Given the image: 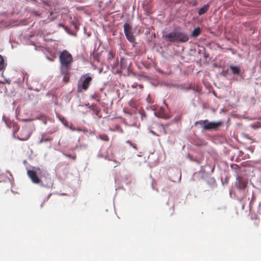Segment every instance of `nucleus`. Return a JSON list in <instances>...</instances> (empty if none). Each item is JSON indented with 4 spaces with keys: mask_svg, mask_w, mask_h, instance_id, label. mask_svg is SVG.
<instances>
[{
    "mask_svg": "<svg viewBox=\"0 0 261 261\" xmlns=\"http://www.w3.org/2000/svg\"><path fill=\"white\" fill-rule=\"evenodd\" d=\"M60 70L62 75H64L63 81H68V75L71 69V63L73 62L72 55L67 50H63L60 54Z\"/></svg>",
    "mask_w": 261,
    "mask_h": 261,
    "instance_id": "obj_1",
    "label": "nucleus"
},
{
    "mask_svg": "<svg viewBox=\"0 0 261 261\" xmlns=\"http://www.w3.org/2000/svg\"><path fill=\"white\" fill-rule=\"evenodd\" d=\"M247 181L243 177L237 176L234 182L237 191L235 193L236 199L242 203V209L243 210L245 206L244 200H246V188L247 186Z\"/></svg>",
    "mask_w": 261,
    "mask_h": 261,
    "instance_id": "obj_2",
    "label": "nucleus"
},
{
    "mask_svg": "<svg viewBox=\"0 0 261 261\" xmlns=\"http://www.w3.org/2000/svg\"><path fill=\"white\" fill-rule=\"evenodd\" d=\"M163 38L167 41L183 43L187 42L190 39L188 33L181 30H174L172 32L164 34Z\"/></svg>",
    "mask_w": 261,
    "mask_h": 261,
    "instance_id": "obj_3",
    "label": "nucleus"
},
{
    "mask_svg": "<svg viewBox=\"0 0 261 261\" xmlns=\"http://www.w3.org/2000/svg\"><path fill=\"white\" fill-rule=\"evenodd\" d=\"M27 174L33 183L38 184L40 186L50 188L53 187V182L49 175L44 176L42 179H40L36 171L34 170H28Z\"/></svg>",
    "mask_w": 261,
    "mask_h": 261,
    "instance_id": "obj_4",
    "label": "nucleus"
},
{
    "mask_svg": "<svg viewBox=\"0 0 261 261\" xmlns=\"http://www.w3.org/2000/svg\"><path fill=\"white\" fill-rule=\"evenodd\" d=\"M3 120L5 122L8 127L10 128H12V136L14 138L20 141H25L30 138L31 136L30 133H27L25 136H18L15 135V134L18 131L19 129V127L16 122L10 120L7 121L5 119L4 116L3 117Z\"/></svg>",
    "mask_w": 261,
    "mask_h": 261,
    "instance_id": "obj_5",
    "label": "nucleus"
},
{
    "mask_svg": "<svg viewBox=\"0 0 261 261\" xmlns=\"http://www.w3.org/2000/svg\"><path fill=\"white\" fill-rule=\"evenodd\" d=\"M92 80V76H91L90 73H87L82 75L78 81V91L79 92H82L83 90H87Z\"/></svg>",
    "mask_w": 261,
    "mask_h": 261,
    "instance_id": "obj_6",
    "label": "nucleus"
},
{
    "mask_svg": "<svg viewBox=\"0 0 261 261\" xmlns=\"http://www.w3.org/2000/svg\"><path fill=\"white\" fill-rule=\"evenodd\" d=\"M214 166L209 164L201 166L199 171L201 178L202 179H205L206 177H207L208 175L214 172Z\"/></svg>",
    "mask_w": 261,
    "mask_h": 261,
    "instance_id": "obj_7",
    "label": "nucleus"
},
{
    "mask_svg": "<svg viewBox=\"0 0 261 261\" xmlns=\"http://www.w3.org/2000/svg\"><path fill=\"white\" fill-rule=\"evenodd\" d=\"M222 122L221 121H210L208 123L203 124L202 128L204 130H212L217 129L222 124Z\"/></svg>",
    "mask_w": 261,
    "mask_h": 261,
    "instance_id": "obj_8",
    "label": "nucleus"
},
{
    "mask_svg": "<svg viewBox=\"0 0 261 261\" xmlns=\"http://www.w3.org/2000/svg\"><path fill=\"white\" fill-rule=\"evenodd\" d=\"M229 68L230 69L232 74L233 75L239 77L241 79H243V70L241 67L239 65H230Z\"/></svg>",
    "mask_w": 261,
    "mask_h": 261,
    "instance_id": "obj_9",
    "label": "nucleus"
},
{
    "mask_svg": "<svg viewBox=\"0 0 261 261\" xmlns=\"http://www.w3.org/2000/svg\"><path fill=\"white\" fill-rule=\"evenodd\" d=\"M210 7V5L209 3H207L205 5H204L202 7H201L198 10V14L199 16H201L202 15L205 14L209 10Z\"/></svg>",
    "mask_w": 261,
    "mask_h": 261,
    "instance_id": "obj_10",
    "label": "nucleus"
},
{
    "mask_svg": "<svg viewBox=\"0 0 261 261\" xmlns=\"http://www.w3.org/2000/svg\"><path fill=\"white\" fill-rule=\"evenodd\" d=\"M207 177L205 178L206 184L212 189L214 188L217 186L216 181L214 177Z\"/></svg>",
    "mask_w": 261,
    "mask_h": 261,
    "instance_id": "obj_11",
    "label": "nucleus"
},
{
    "mask_svg": "<svg viewBox=\"0 0 261 261\" xmlns=\"http://www.w3.org/2000/svg\"><path fill=\"white\" fill-rule=\"evenodd\" d=\"M201 33V29L199 27L195 28L192 32L190 38H195L198 37Z\"/></svg>",
    "mask_w": 261,
    "mask_h": 261,
    "instance_id": "obj_12",
    "label": "nucleus"
},
{
    "mask_svg": "<svg viewBox=\"0 0 261 261\" xmlns=\"http://www.w3.org/2000/svg\"><path fill=\"white\" fill-rule=\"evenodd\" d=\"M174 87L177 89H180L181 90H189L192 89L191 85H189L188 86H186L185 84H180V85H176Z\"/></svg>",
    "mask_w": 261,
    "mask_h": 261,
    "instance_id": "obj_13",
    "label": "nucleus"
},
{
    "mask_svg": "<svg viewBox=\"0 0 261 261\" xmlns=\"http://www.w3.org/2000/svg\"><path fill=\"white\" fill-rule=\"evenodd\" d=\"M35 119V120L38 119V120L42 121V122L44 124L46 125L47 124V121L48 119V117L45 115L41 114L39 115L38 116H37Z\"/></svg>",
    "mask_w": 261,
    "mask_h": 261,
    "instance_id": "obj_14",
    "label": "nucleus"
},
{
    "mask_svg": "<svg viewBox=\"0 0 261 261\" xmlns=\"http://www.w3.org/2000/svg\"><path fill=\"white\" fill-rule=\"evenodd\" d=\"M126 38L128 41H129L131 43H134L135 41V39L132 32L130 33H124Z\"/></svg>",
    "mask_w": 261,
    "mask_h": 261,
    "instance_id": "obj_15",
    "label": "nucleus"
},
{
    "mask_svg": "<svg viewBox=\"0 0 261 261\" xmlns=\"http://www.w3.org/2000/svg\"><path fill=\"white\" fill-rule=\"evenodd\" d=\"M124 33L132 32V27L128 22H125L123 25Z\"/></svg>",
    "mask_w": 261,
    "mask_h": 261,
    "instance_id": "obj_16",
    "label": "nucleus"
},
{
    "mask_svg": "<svg viewBox=\"0 0 261 261\" xmlns=\"http://www.w3.org/2000/svg\"><path fill=\"white\" fill-rule=\"evenodd\" d=\"M7 63H5L3 56L0 55V70H4L5 69Z\"/></svg>",
    "mask_w": 261,
    "mask_h": 261,
    "instance_id": "obj_17",
    "label": "nucleus"
},
{
    "mask_svg": "<svg viewBox=\"0 0 261 261\" xmlns=\"http://www.w3.org/2000/svg\"><path fill=\"white\" fill-rule=\"evenodd\" d=\"M58 25L63 28L65 30V31L67 33H68V34H71V35H73V36H76V34L75 33H71L70 32L69 29L67 27L65 26L64 24H63L62 23H60L58 24Z\"/></svg>",
    "mask_w": 261,
    "mask_h": 261,
    "instance_id": "obj_18",
    "label": "nucleus"
},
{
    "mask_svg": "<svg viewBox=\"0 0 261 261\" xmlns=\"http://www.w3.org/2000/svg\"><path fill=\"white\" fill-rule=\"evenodd\" d=\"M29 75L27 73H23V76H22V82H24L25 80L26 81V83L28 82V79ZM18 83L19 84L21 82V81L19 80L18 82Z\"/></svg>",
    "mask_w": 261,
    "mask_h": 261,
    "instance_id": "obj_19",
    "label": "nucleus"
},
{
    "mask_svg": "<svg viewBox=\"0 0 261 261\" xmlns=\"http://www.w3.org/2000/svg\"><path fill=\"white\" fill-rule=\"evenodd\" d=\"M88 145L85 143L79 144V150H85L87 148Z\"/></svg>",
    "mask_w": 261,
    "mask_h": 261,
    "instance_id": "obj_20",
    "label": "nucleus"
},
{
    "mask_svg": "<svg viewBox=\"0 0 261 261\" xmlns=\"http://www.w3.org/2000/svg\"><path fill=\"white\" fill-rule=\"evenodd\" d=\"M63 155L64 156H65L67 157V158H71L73 160H75V159L76 158V155H71L70 154H68V153H64V152L63 153Z\"/></svg>",
    "mask_w": 261,
    "mask_h": 261,
    "instance_id": "obj_21",
    "label": "nucleus"
},
{
    "mask_svg": "<svg viewBox=\"0 0 261 261\" xmlns=\"http://www.w3.org/2000/svg\"><path fill=\"white\" fill-rule=\"evenodd\" d=\"M71 25L73 27L74 29L76 30V31H78L79 29V26L78 25V24L74 22V21H72L71 22Z\"/></svg>",
    "mask_w": 261,
    "mask_h": 261,
    "instance_id": "obj_22",
    "label": "nucleus"
},
{
    "mask_svg": "<svg viewBox=\"0 0 261 261\" xmlns=\"http://www.w3.org/2000/svg\"><path fill=\"white\" fill-rule=\"evenodd\" d=\"M91 98L92 99L96 100L97 101H98V102L100 101V99H99L98 96L97 95V94L96 93H94V94L92 95L91 96Z\"/></svg>",
    "mask_w": 261,
    "mask_h": 261,
    "instance_id": "obj_23",
    "label": "nucleus"
},
{
    "mask_svg": "<svg viewBox=\"0 0 261 261\" xmlns=\"http://www.w3.org/2000/svg\"><path fill=\"white\" fill-rule=\"evenodd\" d=\"M120 65H121V68L122 69H124L125 68H126V67L127 66V64L124 62V60L122 59V60H121V61H120Z\"/></svg>",
    "mask_w": 261,
    "mask_h": 261,
    "instance_id": "obj_24",
    "label": "nucleus"
},
{
    "mask_svg": "<svg viewBox=\"0 0 261 261\" xmlns=\"http://www.w3.org/2000/svg\"><path fill=\"white\" fill-rule=\"evenodd\" d=\"M86 106H88V108L92 110L93 112H94L96 114L98 113V111L96 110H95L94 108V106L93 105H90L89 106V104L88 103L87 105H86Z\"/></svg>",
    "mask_w": 261,
    "mask_h": 261,
    "instance_id": "obj_25",
    "label": "nucleus"
},
{
    "mask_svg": "<svg viewBox=\"0 0 261 261\" xmlns=\"http://www.w3.org/2000/svg\"><path fill=\"white\" fill-rule=\"evenodd\" d=\"M220 74L223 76L226 77L228 74V71L227 70H223L220 73Z\"/></svg>",
    "mask_w": 261,
    "mask_h": 261,
    "instance_id": "obj_26",
    "label": "nucleus"
},
{
    "mask_svg": "<svg viewBox=\"0 0 261 261\" xmlns=\"http://www.w3.org/2000/svg\"><path fill=\"white\" fill-rule=\"evenodd\" d=\"M155 182V179H152V180H151V188H152V190H155L156 191L158 192V190L157 189L155 188V187H154V185Z\"/></svg>",
    "mask_w": 261,
    "mask_h": 261,
    "instance_id": "obj_27",
    "label": "nucleus"
},
{
    "mask_svg": "<svg viewBox=\"0 0 261 261\" xmlns=\"http://www.w3.org/2000/svg\"><path fill=\"white\" fill-rule=\"evenodd\" d=\"M126 142V143L128 144L130 146H132L136 150L137 149L136 145L133 144L130 140H127Z\"/></svg>",
    "mask_w": 261,
    "mask_h": 261,
    "instance_id": "obj_28",
    "label": "nucleus"
},
{
    "mask_svg": "<svg viewBox=\"0 0 261 261\" xmlns=\"http://www.w3.org/2000/svg\"><path fill=\"white\" fill-rule=\"evenodd\" d=\"M35 120V118H26V119H22L21 121L23 122H30L33 120Z\"/></svg>",
    "mask_w": 261,
    "mask_h": 261,
    "instance_id": "obj_29",
    "label": "nucleus"
},
{
    "mask_svg": "<svg viewBox=\"0 0 261 261\" xmlns=\"http://www.w3.org/2000/svg\"><path fill=\"white\" fill-rule=\"evenodd\" d=\"M27 133H29L27 129H23L22 130V133L19 136H25Z\"/></svg>",
    "mask_w": 261,
    "mask_h": 261,
    "instance_id": "obj_30",
    "label": "nucleus"
},
{
    "mask_svg": "<svg viewBox=\"0 0 261 261\" xmlns=\"http://www.w3.org/2000/svg\"><path fill=\"white\" fill-rule=\"evenodd\" d=\"M255 199V196L254 195V194H252V198H251V200H250V202H249V207H250V210H251V205L253 202V201H254Z\"/></svg>",
    "mask_w": 261,
    "mask_h": 261,
    "instance_id": "obj_31",
    "label": "nucleus"
},
{
    "mask_svg": "<svg viewBox=\"0 0 261 261\" xmlns=\"http://www.w3.org/2000/svg\"><path fill=\"white\" fill-rule=\"evenodd\" d=\"M104 158L106 159V160H108L109 161H112L113 160V158L112 156H110L108 155H105L104 156Z\"/></svg>",
    "mask_w": 261,
    "mask_h": 261,
    "instance_id": "obj_32",
    "label": "nucleus"
},
{
    "mask_svg": "<svg viewBox=\"0 0 261 261\" xmlns=\"http://www.w3.org/2000/svg\"><path fill=\"white\" fill-rule=\"evenodd\" d=\"M100 139L105 141H108L109 140V138L107 136H103L102 137H100Z\"/></svg>",
    "mask_w": 261,
    "mask_h": 261,
    "instance_id": "obj_33",
    "label": "nucleus"
},
{
    "mask_svg": "<svg viewBox=\"0 0 261 261\" xmlns=\"http://www.w3.org/2000/svg\"><path fill=\"white\" fill-rule=\"evenodd\" d=\"M43 140H44V142H47L53 140V138H44Z\"/></svg>",
    "mask_w": 261,
    "mask_h": 261,
    "instance_id": "obj_34",
    "label": "nucleus"
},
{
    "mask_svg": "<svg viewBox=\"0 0 261 261\" xmlns=\"http://www.w3.org/2000/svg\"><path fill=\"white\" fill-rule=\"evenodd\" d=\"M201 122L203 123V124H205L206 123H208L210 122L208 121V120L207 119H205V120H202V122Z\"/></svg>",
    "mask_w": 261,
    "mask_h": 261,
    "instance_id": "obj_35",
    "label": "nucleus"
},
{
    "mask_svg": "<svg viewBox=\"0 0 261 261\" xmlns=\"http://www.w3.org/2000/svg\"><path fill=\"white\" fill-rule=\"evenodd\" d=\"M73 150H79V145H75L72 149Z\"/></svg>",
    "mask_w": 261,
    "mask_h": 261,
    "instance_id": "obj_36",
    "label": "nucleus"
},
{
    "mask_svg": "<svg viewBox=\"0 0 261 261\" xmlns=\"http://www.w3.org/2000/svg\"><path fill=\"white\" fill-rule=\"evenodd\" d=\"M8 180L10 181V182L12 185L13 182V180H14L13 178V177H12V178L9 177Z\"/></svg>",
    "mask_w": 261,
    "mask_h": 261,
    "instance_id": "obj_37",
    "label": "nucleus"
},
{
    "mask_svg": "<svg viewBox=\"0 0 261 261\" xmlns=\"http://www.w3.org/2000/svg\"><path fill=\"white\" fill-rule=\"evenodd\" d=\"M42 137H43V135H42ZM44 138L42 137V138L40 139V140L39 141L38 143L41 144L44 142Z\"/></svg>",
    "mask_w": 261,
    "mask_h": 261,
    "instance_id": "obj_38",
    "label": "nucleus"
},
{
    "mask_svg": "<svg viewBox=\"0 0 261 261\" xmlns=\"http://www.w3.org/2000/svg\"><path fill=\"white\" fill-rule=\"evenodd\" d=\"M203 57L206 59L207 58H208V55L206 54L205 52H204L203 54Z\"/></svg>",
    "mask_w": 261,
    "mask_h": 261,
    "instance_id": "obj_39",
    "label": "nucleus"
},
{
    "mask_svg": "<svg viewBox=\"0 0 261 261\" xmlns=\"http://www.w3.org/2000/svg\"><path fill=\"white\" fill-rule=\"evenodd\" d=\"M247 149L251 152H253V149H252V148L251 147H249L248 148H247Z\"/></svg>",
    "mask_w": 261,
    "mask_h": 261,
    "instance_id": "obj_40",
    "label": "nucleus"
},
{
    "mask_svg": "<svg viewBox=\"0 0 261 261\" xmlns=\"http://www.w3.org/2000/svg\"><path fill=\"white\" fill-rule=\"evenodd\" d=\"M228 50H230L232 54H235L234 49H232V48H229Z\"/></svg>",
    "mask_w": 261,
    "mask_h": 261,
    "instance_id": "obj_41",
    "label": "nucleus"
},
{
    "mask_svg": "<svg viewBox=\"0 0 261 261\" xmlns=\"http://www.w3.org/2000/svg\"><path fill=\"white\" fill-rule=\"evenodd\" d=\"M202 122V120H199V121H196L195 122V124L196 125L197 124H199V123H201Z\"/></svg>",
    "mask_w": 261,
    "mask_h": 261,
    "instance_id": "obj_42",
    "label": "nucleus"
},
{
    "mask_svg": "<svg viewBox=\"0 0 261 261\" xmlns=\"http://www.w3.org/2000/svg\"><path fill=\"white\" fill-rule=\"evenodd\" d=\"M70 128L71 129H72V130H75V129H76L75 127V126H70Z\"/></svg>",
    "mask_w": 261,
    "mask_h": 261,
    "instance_id": "obj_43",
    "label": "nucleus"
},
{
    "mask_svg": "<svg viewBox=\"0 0 261 261\" xmlns=\"http://www.w3.org/2000/svg\"><path fill=\"white\" fill-rule=\"evenodd\" d=\"M113 57V55L110 52L109 54V57H108V59H110V58L112 57Z\"/></svg>",
    "mask_w": 261,
    "mask_h": 261,
    "instance_id": "obj_44",
    "label": "nucleus"
},
{
    "mask_svg": "<svg viewBox=\"0 0 261 261\" xmlns=\"http://www.w3.org/2000/svg\"><path fill=\"white\" fill-rule=\"evenodd\" d=\"M245 138L248 139H249V140H252V139L250 137H249L248 135H245Z\"/></svg>",
    "mask_w": 261,
    "mask_h": 261,
    "instance_id": "obj_45",
    "label": "nucleus"
},
{
    "mask_svg": "<svg viewBox=\"0 0 261 261\" xmlns=\"http://www.w3.org/2000/svg\"><path fill=\"white\" fill-rule=\"evenodd\" d=\"M5 81H6V83L10 84V80H8V79H5Z\"/></svg>",
    "mask_w": 261,
    "mask_h": 261,
    "instance_id": "obj_46",
    "label": "nucleus"
},
{
    "mask_svg": "<svg viewBox=\"0 0 261 261\" xmlns=\"http://www.w3.org/2000/svg\"><path fill=\"white\" fill-rule=\"evenodd\" d=\"M150 132L151 134H152L153 135H156L154 131L152 130L151 129H150Z\"/></svg>",
    "mask_w": 261,
    "mask_h": 261,
    "instance_id": "obj_47",
    "label": "nucleus"
},
{
    "mask_svg": "<svg viewBox=\"0 0 261 261\" xmlns=\"http://www.w3.org/2000/svg\"><path fill=\"white\" fill-rule=\"evenodd\" d=\"M154 114L155 116H156L157 117H160L156 112H154Z\"/></svg>",
    "mask_w": 261,
    "mask_h": 261,
    "instance_id": "obj_48",
    "label": "nucleus"
},
{
    "mask_svg": "<svg viewBox=\"0 0 261 261\" xmlns=\"http://www.w3.org/2000/svg\"><path fill=\"white\" fill-rule=\"evenodd\" d=\"M75 130H77L78 132H81L82 130V129L80 128H76Z\"/></svg>",
    "mask_w": 261,
    "mask_h": 261,
    "instance_id": "obj_49",
    "label": "nucleus"
},
{
    "mask_svg": "<svg viewBox=\"0 0 261 261\" xmlns=\"http://www.w3.org/2000/svg\"><path fill=\"white\" fill-rule=\"evenodd\" d=\"M181 174H180L179 177H178V181L179 182H180L181 180Z\"/></svg>",
    "mask_w": 261,
    "mask_h": 261,
    "instance_id": "obj_50",
    "label": "nucleus"
},
{
    "mask_svg": "<svg viewBox=\"0 0 261 261\" xmlns=\"http://www.w3.org/2000/svg\"><path fill=\"white\" fill-rule=\"evenodd\" d=\"M97 156H98V158H102V157L104 158V156H103L102 154H98L97 155Z\"/></svg>",
    "mask_w": 261,
    "mask_h": 261,
    "instance_id": "obj_51",
    "label": "nucleus"
},
{
    "mask_svg": "<svg viewBox=\"0 0 261 261\" xmlns=\"http://www.w3.org/2000/svg\"><path fill=\"white\" fill-rule=\"evenodd\" d=\"M151 36H153V37H155V33H152Z\"/></svg>",
    "mask_w": 261,
    "mask_h": 261,
    "instance_id": "obj_52",
    "label": "nucleus"
},
{
    "mask_svg": "<svg viewBox=\"0 0 261 261\" xmlns=\"http://www.w3.org/2000/svg\"><path fill=\"white\" fill-rule=\"evenodd\" d=\"M7 172L10 174V176H12V174H11V173L10 172V171L7 170Z\"/></svg>",
    "mask_w": 261,
    "mask_h": 261,
    "instance_id": "obj_53",
    "label": "nucleus"
},
{
    "mask_svg": "<svg viewBox=\"0 0 261 261\" xmlns=\"http://www.w3.org/2000/svg\"><path fill=\"white\" fill-rule=\"evenodd\" d=\"M103 88H100L99 89V91H101V92H102V91H103Z\"/></svg>",
    "mask_w": 261,
    "mask_h": 261,
    "instance_id": "obj_54",
    "label": "nucleus"
},
{
    "mask_svg": "<svg viewBox=\"0 0 261 261\" xmlns=\"http://www.w3.org/2000/svg\"><path fill=\"white\" fill-rule=\"evenodd\" d=\"M27 161L26 160H24V161H23V163L24 164H27Z\"/></svg>",
    "mask_w": 261,
    "mask_h": 261,
    "instance_id": "obj_55",
    "label": "nucleus"
},
{
    "mask_svg": "<svg viewBox=\"0 0 261 261\" xmlns=\"http://www.w3.org/2000/svg\"><path fill=\"white\" fill-rule=\"evenodd\" d=\"M158 71H159V72H160V73H162V72H162V71L161 69H159V70H158Z\"/></svg>",
    "mask_w": 261,
    "mask_h": 261,
    "instance_id": "obj_56",
    "label": "nucleus"
},
{
    "mask_svg": "<svg viewBox=\"0 0 261 261\" xmlns=\"http://www.w3.org/2000/svg\"><path fill=\"white\" fill-rule=\"evenodd\" d=\"M1 83L4 84V83L3 82L0 81V84H1Z\"/></svg>",
    "mask_w": 261,
    "mask_h": 261,
    "instance_id": "obj_57",
    "label": "nucleus"
},
{
    "mask_svg": "<svg viewBox=\"0 0 261 261\" xmlns=\"http://www.w3.org/2000/svg\"><path fill=\"white\" fill-rule=\"evenodd\" d=\"M50 196V194L48 195V197H47V199H48L49 197Z\"/></svg>",
    "mask_w": 261,
    "mask_h": 261,
    "instance_id": "obj_58",
    "label": "nucleus"
},
{
    "mask_svg": "<svg viewBox=\"0 0 261 261\" xmlns=\"http://www.w3.org/2000/svg\"><path fill=\"white\" fill-rule=\"evenodd\" d=\"M119 189V188H116V190H118V189Z\"/></svg>",
    "mask_w": 261,
    "mask_h": 261,
    "instance_id": "obj_59",
    "label": "nucleus"
},
{
    "mask_svg": "<svg viewBox=\"0 0 261 261\" xmlns=\"http://www.w3.org/2000/svg\"><path fill=\"white\" fill-rule=\"evenodd\" d=\"M29 89H31V90H32L33 89L32 88H30L29 87Z\"/></svg>",
    "mask_w": 261,
    "mask_h": 261,
    "instance_id": "obj_60",
    "label": "nucleus"
},
{
    "mask_svg": "<svg viewBox=\"0 0 261 261\" xmlns=\"http://www.w3.org/2000/svg\"><path fill=\"white\" fill-rule=\"evenodd\" d=\"M149 95H148L147 99L149 98Z\"/></svg>",
    "mask_w": 261,
    "mask_h": 261,
    "instance_id": "obj_61",
    "label": "nucleus"
},
{
    "mask_svg": "<svg viewBox=\"0 0 261 261\" xmlns=\"http://www.w3.org/2000/svg\"><path fill=\"white\" fill-rule=\"evenodd\" d=\"M260 204H261V203H260L259 204V206H260Z\"/></svg>",
    "mask_w": 261,
    "mask_h": 261,
    "instance_id": "obj_62",
    "label": "nucleus"
}]
</instances>
